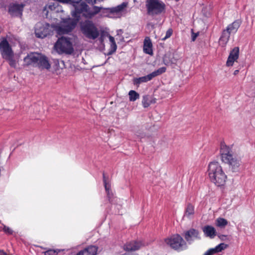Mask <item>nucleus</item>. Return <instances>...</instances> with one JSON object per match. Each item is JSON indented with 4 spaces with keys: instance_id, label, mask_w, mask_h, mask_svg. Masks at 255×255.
Wrapping results in <instances>:
<instances>
[{
    "instance_id": "nucleus-1",
    "label": "nucleus",
    "mask_w": 255,
    "mask_h": 255,
    "mask_svg": "<svg viewBox=\"0 0 255 255\" xmlns=\"http://www.w3.org/2000/svg\"><path fill=\"white\" fill-rule=\"evenodd\" d=\"M231 148L225 143H221L220 155L222 162L229 165V169L233 172H239L240 170L241 160L234 156Z\"/></svg>"
},
{
    "instance_id": "nucleus-2",
    "label": "nucleus",
    "mask_w": 255,
    "mask_h": 255,
    "mask_svg": "<svg viewBox=\"0 0 255 255\" xmlns=\"http://www.w3.org/2000/svg\"><path fill=\"white\" fill-rule=\"evenodd\" d=\"M208 171L211 181L216 185L220 187L225 184L227 176L218 162H211L208 165Z\"/></svg>"
},
{
    "instance_id": "nucleus-3",
    "label": "nucleus",
    "mask_w": 255,
    "mask_h": 255,
    "mask_svg": "<svg viewBox=\"0 0 255 255\" xmlns=\"http://www.w3.org/2000/svg\"><path fill=\"white\" fill-rule=\"evenodd\" d=\"M24 65L27 66L32 65L43 69H50L51 65L47 58L40 53H30L23 59Z\"/></svg>"
},
{
    "instance_id": "nucleus-4",
    "label": "nucleus",
    "mask_w": 255,
    "mask_h": 255,
    "mask_svg": "<svg viewBox=\"0 0 255 255\" xmlns=\"http://www.w3.org/2000/svg\"><path fill=\"white\" fill-rule=\"evenodd\" d=\"M79 29L83 35L89 39L95 40L100 35V32L96 23L90 19L80 21Z\"/></svg>"
},
{
    "instance_id": "nucleus-5",
    "label": "nucleus",
    "mask_w": 255,
    "mask_h": 255,
    "mask_svg": "<svg viewBox=\"0 0 255 255\" xmlns=\"http://www.w3.org/2000/svg\"><path fill=\"white\" fill-rule=\"evenodd\" d=\"M34 28V33L37 38H44L53 32V26L45 22H37Z\"/></svg>"
},
{
    "instance_id": "nucleus-6",
    "label": "nucleus",
    "mask_w": 255,
    "mask_h": 255,
    "mask_svg": "<svg viewBox=\"0 0 255 255\" xmlns=\"http://www.w3.org/2000/svg\"><path fill=\"white\" fill-rule=\"evenodd\" d=\"M165 242L172 249L182 251L186 248V243L178 234H175L165 240Z\"/></svg>"
},
{
    "instance_id": "nucleus-7",
    "label": "nucleus",
    "mask_w": 255,
    "mask_h": 255,
    "mask_svg": "<svg viewBox=\"0 0 255 255\" xmlns=\"http://www.w3.org/2000/svg\"><path fill=\"white\" fill-rule=\"evenodd\" d=\"M54 47L56 51L60 53L71 54L74 51L70 39L63 37L58 39L55 44Z\"/></svg>"
},
{
    "instance_id": "nucleus-8",
    "label": "nucleus",
    "mask_w": 255,
    "mask_h": 255,
    "mask_svg": "<svg viewBox=\"0 0 255 255\" xmlns=\"http://www.w3.org/2000/svg\"><path fill=\"white\" fill-rule=\"evenodd\" d=\"M146 6L149 13H161L165 9V4L159 0H146Z\"/></svg>"
},
{
    "instance_id": "nucleus-9",
    "label": "nucleus",
    "mask_w": 255,
    "mask_h": 255,
    "mask_svg": "<svg viewBox=\"0 0 255 255\" xmlns=\"http://www.w3.org/2000/svg\"><path fill=\"white\" fill-rule=\"evenodd\" d=\"M0 52L1 57L3 59L10 56H14V52L6 39H3L0 42Z\"/></svg>"
},
{
    "instance_id": "nucleus-10",
    "label": "nucleus",
    "mask_w": 255,
    "mask_h": 255,
    "mask_svg": "<svg viewBox=\"0 0 255 255\" xmlns=\"http://www.w3.org/2000/svg\"><path fill=\"white\" fill-rule=\"evenodd\" d=\"M24 4H10L8 8V12L12 16H21L23 9Z\"/></svg>"
},
{
    "instance_id": "nucleus-11",
    "label": "nucleus",
    "mask_w": 255,
    "mask_h": 255,
    "mask_svg": "<svg viewBox=\"0 0 255 255\" xmlns=\"http://www.w3.org/2000/svg\"><path fill=\"white\" fill-rule=\"evenodd\" d=\"M184 237L187 242L191 243L194 240L200 239L199 232L195 229H190L185 232Z\"/></svg>"
},
{
    "instance_id": "nucleus-12",
    "label": "nucleus",
    "mask_w": 255,
    "mask_h": 255,
    "mask_svg": "<svg viewBox=\"0 0 255 255\" xmlns=\"http://www.w3.org/2000/svg\"><path fill=\"white\" fill-rule=\"evenodd\" d=\"M239 48L238 47H234L230 52L228 58L226 65L227 66H232L235 61L239 58Z\"/></svg>"
},
{
    "instance_id": "nucleus-13",
    "label": "nucleus",
    "mask_w": 255,
    "mask_h": 255,
    "mask_svg": "<svg viewBox=\"0 0 255 255\" xmlns=\"http://www.w3.org/2000/svg\"><path fill=\"white\" fill-rule=\"evenodd\" d=\"M144 244L141 241H131L124 246V250L127 251H135L139 249Z\"/></svg>"
},
{
    "instance_id": "nucleus-14",
    "label": "nucleus",
    "mask_w": 255,
    "mask_h": 255,
    "mask_svg": "<svg viewBox=\"0 0 255 255\" xmlns=\"http://www.w3.org/2000/svg\"><path fill=\"white\" fill-rule=\"evenodd\" d=\"M128 5V2H123L117 6L111 8H105V10L107 12H109L110 13H116V14H119L120 13L124 11V9L127 7Z\"/></svg>"
},
{
    "instance_id": "nucleus-15",
    "label": "nucleus",
    "mask_w": 255,
    "mask_h": 255,
    "mask_svg": "<svg viewBox=\"0 0 255 255\" xmlns=\"http://www.w3.org/2000/svg\"><path fill=\"white\" fill-rule=\"evenodd\" d=\"M128 5V2H123L117 6L111 8H105V10L107 12H109L110 13H116V14H119L120 13L124 11V9L127 7Z\"/></svg>"
},
{
    "instance_id": "nucleus-16",
    "label": "nucleus",
    "mask_w": 255,
    "mask_h": 255,
    "mask_svg": "<svg viewBox=\"0 0 255 255\" xmlns=\"http://www.w3.org/2000/svg\"><path fill=\"white\" fill-rule=\"evenodd\" d=\"M128 5V2H123L117 6L111 8H105V10L107 12H109L110 13H116V14H119L120 13L124 11V9L127 7Z\"/></svg>"
},
{
    "instance_id": "nucleus-17",
    "label": "nucleus",
    "mask_w": 255,
    "mask_h": 255,
    "mask_svg": "<svg viewBox=\"0 0 255 255\" xmlns=\"http://www.w3.org/2000/svg\"><path fill=\"white\" fill-rule=\"evenodd\" d=\"M231 34L226 29H224L219 40V43L222 47H225L228 42Z\"/></svg>"
},
{
    "instance_id": "nucleus-18",
    "label": "nucleus",
    "mask_w": 255,
    "mask_h": 255,
    "mask_svg": "<svg viewBox=\"0 0 255 255\" xmlns=\"http://www.w3.org/2000/svg\"><path fill=\"white\" fill-rule=\"evenodd\" d=\"M98 248L95 246H90L79 252L76 255H96Z\"/></svg>"
},
{
    "instance_id": "nucleus-19",
    "label": "nucleus",
    "mask_w": 255,
    "mask_h": 255,
    "mask_svg": "<svg viewBox=\"0 0 255 255\" xmlns=\"http://www.w3.org/2000/svg\"><path fill=\"white\" fill-rule=\"evenodd\" d=\"M143 51L146 54L153 55L152 44L149 37H146L144 40Z\"/></svg>"
},
{
    "instance_id": "nucleus-20",
    "label": "nucleus",
    "mask_w": 255,
    "mask_h": 255,
    "mask_svg": "<svg viewBox=\"0 0 255 255\" xmlns=\"http://www.w3.org/2000/svg\"><path fill=\"white\" fill-rule=\"evenodd\" d=\"M241 24V21L238 19L230 24L226 27V29L230 33H235Z\"/></svg>"
},
{
    "instance_id": "nucleus-21",
    "label": "nucleus",
    "mask_w": 255,
    "mask_h": 255,
    "mask_svg": "<svg viewBox=\"0 0 255 255\" xmlns=\"http://www.w3.org/2000/svg\"><path fill=\"white\" fill-rule=\"evenodd\" d=\"M203 231L205 235L211 239L214 238L216 235L215 229L211 226H206L203 229Z\"/></svg>"
},
{
    "instance_id": "nucleus-22",
    "label": "nucleus",
    "mask_w": 255,
    "mask_h": 255,
    "mask_svg": "<svg viewBox=\"0 0 255 255\" xmlns=\"http://www.w3.org/2000/svg\"><path fill=\"white\" fill-rule=\"evenodd\" d=\"M151 78L149 75V74H148L146 76L140 77L139 78H135L133 79V84L134 85H136L137 86H139L140 84L142 83H145L148 81H149L151 80Z\"/></svg>"
},
{
    "instance_id": "nucleus-23",
    "label": "nucleus",
    "mask_w": 255,
    "mask_h": 255,
    "mask_svg": "<svg viewBox=\"0 0 255 255\" xmlns=\"http://www.w3.org/2000/svg\"><path fill=\"white\" fill-rule=\"evenodd\" d=\"M110 42H111L110 49H109L107 55H111L115 53L117 50V46L115 41L114 38L111 35L109 36Z\"/></svg>"
},
{
    "instance_id": "nucleus-24",
    "label": "nucleus",
    "mask_w": 255,
    "mask_h": 255,
    "mask_svg": "<svg viewBox=\"0 0 255 255\" xmlns=\"http://www.w3.org/2000/svg\"><path fill=\"white\" fill-rule=\"evenodd\" d=\"M194 214V207L191 204H188L185 210L184 216L191 218Z\"/></svg>"
},
{
    "instance_id": "nucleus-25",
    "label": "nucleus",
    "mask_w": 255,
    "mask_h": 255,
    "mask_svg": "<svg viewBox=\"0 0 255 255\" xmlns=\"http://www.w3.org/2000/svg\"><path fill=\"white\" fill-rule=\"evenodd\" d=\"M166 70V68L165 67H162L161 68H159L157 70L152 72V73L149 74L151 79H152L153 78L159 76L163 73L165 72Z\"/></svg>"
},
{
    "instance_id": "nucleus-26",
    "label": "nucleus",
    "mask_w": 255,
    "mask_h": 255,
    "mask_svg": "<svg viewBox=\"0 0 255 255\" xmlns=\"http://www.w3.org/2000/svg\"><path fill=\"white\" fill-rule=\"evenodd\" d=\"M228 221L223 218H218L216 220V225L221 228H224L228 225Z\"/></svg>"
},
{
    "instance_id": "nucleus-27",
    "label": "nucleus",
    "mask_w": 255,
    "mask_h": 255,
    "mask_svg": "<svg viewBox=\"0 0 255 255\" xmlns=\"http://www.w3.org/2000/svg\"><path fill=\"white\" fill-rule=\"evenodd\" d=\"M103 182H104V187H105V190L107 192V196L109 198V201L111 202V194H110V185L107 182L105 174L104 173H103Z\"/></svg>"
},
{
    "instance_id": "nucleus-28",
    "label": "nucleus",
    "mask_w": 255,
    "mask_h": 255,
    "mask_svg": "<svg viewBox=\"0 0 255 255\" xmlns=\"http://www.w3.org/2000/svg\"><path fill=\"white\" fill-rule=\"evenodd\" d=\"M129 100L130 101L134 102L139 98V95L134 90H130L128 93Z\"/></svg>"
},
{
    "instance_id": "nucleus-29",
    "label": "nucleus",
    "mask_w": 255,
    "mask_h": 255,
    "mask_svg": "<svg viewBox=\"0 0 255 255\" xmlns=\"http://www.w3.org/2000/svg\"><path fill=\"white\" fill-rule=\"evenodd\" d=\"M176 62V60L173 57L170 58V56H165L163 58V63L166 66L175 64Z\"/></svg>"
},
{
    "instance_id": "nucleus-30",
    "label": "nucleus",
    "mask_w": 255,
    "mask_h": 255,
    "mask_svg": "<svg viewBox=\"0 0 255 255\" xmlns=\"http://www.w3.org/2000/svg\"><path fill=\"white\" fill-rule=\"evenodd\" d=\"M4 59L8 61L10 67L13 68L16 67V62L15 60L14 59V56H10V57H7Z\"/></svg>"
},
{
    "instance_id": "nucleus-31",
    "label": "nucleus",
    "mask_w": 255,
    "mask_h": 255,
    "mask_svg": "<svg viewBox=\"0 0 255 255\" xmlns=\"http://www.w3.org/2000/svg\"><path fill=\"white\" fill-rule=\"evenodd\" d=\"M142 104L144 108H147L151 104V101L149 100V97L147 95L143 97Z\"/></svg>"
},
{
    "instance_id": "nucleus-32",
    "label": "nucleus",
    "mask_w": 255,
    "mask_h": 255,
    "mask_svg": "<svg viewBox=\"0 0 255 255\" xmlns=\"http://www.w3.org/2000/svg\"><path fill=\"white\" fill-rule=\"evenodd\" d=\"M57 5L58 4L56 3L49 2L45 6L43 10L45 11L47 9H49L50 10H55Z\"/></svg>"
},
{
    "instance_id": "nucleus-33",
    "label": "nucleus",
    "mask_w": 255,
    "mask_h": 255,
    "mask_svg": "<svg viewBox=\"0 0 255 255\" xmlns=\"http://www.w3.org/2000/svg\"><path fill=\"white\" fill-rule=\"evenodd\" d=\"M227 247V245L224 243H221L215 248H214L215 251L216 253H219L224 250Z\"/></svg>"
},
{
    "instance_id": "nucleus-34",
    "label": "nucleus",
    "mask_w": 255,
    "mask_h": 255,
    "mask_svg": "<svg viewBox=\"0 0 255 255\" xmlns=\"http://www.w3.org/2000/svg\"><path fill=\"white\" fill-rule=\"evenodd\" d=\"M2 226L3 227L2 230L4 233L8 235H11L12 234L13 231L10 228L4 225H2Z\"/></svg>"
},
{
    "instance_id": "nucleus-35",
    "label": "nucleus",
    "mask_w": 255,
    "mask_h": 255,
    "mask_svg": "<svg viewBox=\"0 0 255 255\" xmlns=\"http://www.w3.org/2000/svg\"><path fill=\"white\" fill-rule=\"evenodd\" d=\"M172 32L173 31L172 29H168L166 32L165 36L162 38V40L164 41L166 39L169 38L171 36Z\"/></svg>"
},
{
    "instance_id": "nucleus-36",
    "label": "nucleus",
    "mask_w": 255,
    "mask_h": 255,
    "mask_svg": "<svg viewBox=\"0 0 255 255\" xmlns=\"http://www.w3.org/2000/svg\"><path fill=\"white\" fill-rule=\"evenodd\" d=\"M216 252L215 251L214 248L210 249L208 250L205 253L204 255H212L214 254H216Z\"/></svg>"
},
{
    "instance_id": "nucleus-37",
    "label": "nucleus",
    "mask_w": 255,
    "mask_h": 255,
    "mask_svg": "<svg viewBox=\"0 0 255 255\" xmlns=\"http://www.w3.org/2000/svg\"><path fill=\"white\" fill-rule=\"evenodd\" d=\"M45 255L49 254L50 255H56V253L54 250H50L47 251H46L45 253Z\"/></svg>"
},
{
    "instance_id": "nucleus-38",
    "label": "nucleus",
    "mask_w": 255,
    "mask_h": 255,
    "mask_svg": "<svg viewBox=\"0 0 255 255\" xmlns=\"http://www.w3.org/2000/svg\"><path fill=\"white\" fill-rule=\"evenodd\" d=\"M218 237L222 241H225L227 239V236L224 235L219 234Z\"/></svg>"
},
{
    "instance_id": "nucleus-39",
    "label": "nucleus",
    "mask_w": 255,
    "mask_h": 255,
    "mask_svg": "<svg viewBox=\"0 0 255 255\" xmlns=\"http://www.w3.org/2000/svg\"><path fill=\"white\" fill-rule=\"evenodd\" d=\"M198 35V33H193V34L192 35V40L194 41Z\"/></svg>"
},
{
    "instance_id": "nucleus-40",
    "label": "nucleus",
    "mask_w": 255,
    "mask_h": 255,
    "mask_svg": "<svg viewBox=\"0 0 255 255\" xmlns=\"http://www.w3.org/2000/svg\"><path fill=\"white\" fill-rule=\"evenodd\" d=\"M0 255H7L3 251H0Z\"/></svg>"
},
{
    "instance_id": "nucleus-41",
    "label": "nucleus",
    "mask_w": 255,
    "mask_h": 255,
    "mask_svg": "<svg viewBox=\"0 0 255 255\" xmlns=\"http://www.w3.org/2000/svg\"><path fill=\"white\" fill-rule=\"evenodd\" d=\"M239 72V70H236L234 71V74L235 75H237V74H238Z\"/></svg>"
}]
</instances>
